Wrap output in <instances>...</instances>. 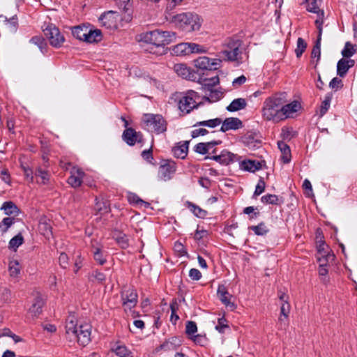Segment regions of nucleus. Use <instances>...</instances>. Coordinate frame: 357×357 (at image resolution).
Returning <instances> with one entry per match:
<instances>
[{
	"instance_id": "1",
	"label": "nucleus",
	"mask_w": 357,
	"mask_h": 357,
	"mask_svg": "<svg viewBox=\"0 0 357 357\" xmlns=\"http://www.w3.org/2000/svg\"><path fill=\"white\" fill-rule=\"evenodd\" d=\"M176 38V33L173 31H162L158 29L144 33L141 35V40L144 43L152 45L154 47L161 48L162 52H165L166 45L175 42Z\"/></svg>"
},
{
	"instance_id": "2",
	"label": "nucleus",
	"mask_w": 357,
	"mask_h": 357,
	"mask_svg": "<svg viewBox=\"0 0 357 357\" xmlns=\"http://www.w3.org/2000/svg\"><path fill=\"white\" fill-rule=\"evenodd\" d=\"M169 21L185 32L199 31L202 22L197 14L190 12L173 15Z\"/></svg>"
},
{
	"instance_id": "3",
	"label": "nucleus",
	"mask_w": 357,
	"mask_h": 357,
	"mask_svg": "<svg viewBox=\"0 0 357 357\" xmlns=\"http://www.w3.org/2000/svg\"><path fill=\"white\" fill-rule=\"evenodd\" d=\"M199 79H203L204 82L202 84V89L205 93V96L203 97L204 100L209 102H215L222 98V93L220 91L213 89V87L219 84L218 75L211 78L200 77ZM199 82H201V81L199 80Z\"/></svg>"
},
{
	"instance_id": "4",
	"label": "nucleus",
	"mask_w": 357,
	"mask_h": 357,
	"mask_svg": "<svg viewBox=\"0 0 357 357\" xmlns=\"http://www.w3.org/2000/svg\"><path fill=\"white\" fill-rule=\"evenodd\" d=\"M199 98L198 93L188 90L181 94L178 100V109L184 114H189L193 109L198 108L202 103L197 102V99Z\"/></svg>"
},
{
	"instance_id": "5",
	"label": "nucleus",
	"mask_w": 357,
	"mask_h": 357,
	"mask_svg": "<svg viewBox=\"0 0 357 357\" xmlns=\"http://www.w3.org/2000/svg\"><path fill=\"white\" fill-rule=\"evenodd\" d=\"M142 121L148 130L160 134L167 130V122L160 114H145Z\"/></svg>"
},
{
	"instance_id": "6",
	"label": "nucleus",
	"mask_w": 357,
	"mask_h": 357,
	"mask_svg": "<svg viewBox=\"0 0 357 357\" xmlns=\"http://www.w3.org/2000/svg\"><path fill=\"white\" fill-rule=\"evenodd\" d=\"M243 41L240 39L229 38L226 44L227 49L222 53L230 61L242 59Z\"/></svg>"
},
{
	"instance_id": "7",
	"label": "nucleus",
	"mask_w": 357,
	"mask_h": 357,
	"mask_svg": "<svg viewBox=\"0 0 357 357\" xmlns=\"http://www.w3.org/2000/svg\"><path fill=\"white\" fill-rule=\"evenodd\" d=\"M43 31L52 46L56 48L62 46L65 41V38L54 24H47L43 28Z\"/></svg>"
},
{
	"instance_id": "8",
	"label": "nucleus",
	"mask_w": 357,
	"mask_h": 357,
	"mask_svg": "<svg viewBox=\"0 0 357 357\" xmlns=\"http://www.w3.org/2000/svg\"><path fill=\"white\" fill-rule=\"evenodd\" d=\"M281 108L277 107V104L272 103L271 100H265L262 108L263 117L267 121L278 122L282 120Z\"/></svg>"
},
{
	"instance_id": "9",
	"label": "nucleus",
	"mask_w": 357,
	"mask_h": 357,
	"mask_svg": "<svg viewBox=\"0 0 357 357\" xmlns=\"http://www.w3.org/2000/svg\"><path fill=\"white\" fill-rule=\"evenodd\" d=\"M120 20V15L116 11L109 10L102 13L99 21L102 26L110 31H114L118 29V22Z\"/></svg>"
},
{
	"instance_id": "10",
	"label": "nucleus",
	"mask_w": 357,
	"mask_h": 357,
	"mask_svg": "<svg viewBox=\"0 0 357 357\" xmlns=\"http://www.w3.org/2000/svg\"><path fill=\"white\" fill-rule=\"evenodd\" d=\"M221 63L220 59H211L207 56H200L194 61L195 66L197 68V73L200 74L202 70H215Z\"/></svg>"
},
{
	"instance_id": "11",
	"label": "nucleus",
	"mask_w": 357,
	"mask_h": 357,
	"mask_svg": "<svg viewBox=\"0 0 357 357\" xmlns=\"http://www.w3.org/2000/svg\"><path fill=\"white\" fill-rule=\"evenodd\" d=\"M217 150L215 149L213 150L212 153L213 154L211 157H206V159L213 160L222 165H229L231 163L238 160V155L227 150H222L220 154L216 153Z\"/></svg>"
},
{
	"instance_id": "12",
	"label": "nucleus",
	"mask_w": 357,
	"mask_h": 357,
	"mask_svg": "<svg viewBox=\"0 0 357 357\" xmlns=\"http://www.w3.org/2000/svg\"><path fill=\"white\" fill-rule=\"evenodd\" d=\"M176 170V163L172 160H165L158 169V176L163 181L171 179Z\"/></svg>"
},
{
	"instance_id": "13",
	"label": "nucleus",
	"mask_w": 357,
	"mask_h": 357,
	"mask_svg": "<svg viewBox=\"0 0 357 357\" xmlns=\"http://www.w3.org/2000/svg\"><path fill=\"white\" fill-rule=\"evenodd\" d=\"M91 326L87 324H82L77 329V333L74 335L80 345L85 346L91 341Z\"/></svg>"
},
{
	"instance_id": "14",
	"label": "nucleus",
	"mask_w": 357,
	"mask_h": 357,
	"mask_svg": "<svg viewBox=\"0 0 357 357\" xmlns=\"http://www.w3.org/2000/svg\"><path fill=\"white\" fill-rule=\"evenodd\" d=\"M121 299L126 309L131 310L137 303V294L133 289H128L121 293Z\"/></svg>"
},
{
	"instance_id": "15",
	"label": "nucleus",
	"mask_w": 357,
	"mask_h": 357,
	"mask_svg": "<svg viewBox=\"0 0 357 357\" xmlns=\"http://www.w3.org/2000/svg\"><path fill=\"white\" fill-rule=\"evenodd\" d=\"M122 137L129 146H134L137 142H142L143 139L142 134L132 128H126L123 132Z\"/></svg>"
},
{
	"instance_id": "16",
	"label": "nucleus",
	"mask_w": 357,
	"mask_h": 357,
	"mask_svg": "<svg viewBox=\"0 0 357 357\" xmlns=\"http://www.w3.org/2000/svg\"><path fill=\"white\" fill-rule=\"evenodd\" d=\"M181 340L179 337L174 336L165 340L162 344L157 347L155 351L156 353H158L160 351H174L181 345Z\"/></svg>"
},
{
	"instance_id": "17",
	"label": "nucleus",
	"mask_w": 357,
	"mask_h": 357,
	"mask_svg": "<svg viewBox=\"0 0 357 357\" xmlns=\"http://www.w3.org/2000/svg\"><path fill=\"white\" fill-rule=\"evenodd\" d=\"M217 295L220 301L226 306L229 307L231 310L236 308L234 303L231 302L232 296L228 292L224 284H220L218 287Z\"/></svg>"
},
{
	"instance_id": "18",
	"label": "nucleus",
	"mask_w": 357,
	"mask_h": 357,
	"mask_svg": "<svg viewBox=\"0 0 357 357\" xmlns=\"http://www.w3.org/2000/svg\"><path fill=\"white\" fill-rule=\"evenodd\" d=\"M221 124L220 131L222 132H226L230 130H238L243 127L241 120L236 117L226 118L224 121L222 120Z\"/></svg>"
},
{
	"instance_id": "19",
	"label": "nucleus",
	"mask_w": 357,
	"mask_h": 357,
	"mask_svg": "<svg viewBox=\"0 0 357 357\" xmlns=\"http://www.w3.org/2000/svg\"><path fill=\"white\" fill-rule=\"evenodd\" d=\"M265 165L266 162L264 160L258 161L248 160L241 162V168L245 171L255 172L256 171L261 169Z\"/></svg>"
},
{
	"instance_id": "20",
	"label": "nucleus",
	"mask_w": 357,
	"mask_h": 357,
	"mask_svg": "<svg viewBox=\"0 0 357 357\" xmlns=\"http://www.w3.org/2000/svg\"><path fill=\"white\" fill-rule=\"evenodd\" d=\"M84 175V172L79 168H73L71 171V176L68 178V183L73 188H77L82 183V177Z\"/></svg>"
},
{
	"instance_id": "21",
	"label": "nucleus",
	"mask_w": 357,
	"mask_h": 357,
	"mask_svg": "<svg viewBox=\"0 0 357 357\" xmlns=\"http://www.w3.org/2000/svg\"><path fill=\"white\" fill-rule=\"evenodd\" d=\"M45 305V300L40 296H37L29 308V312L33 318L38 317L43 311Z\"/></svg>"
},
{
	"instance_id": "22",
	"label": "nucleus",
	"mask_w": 357,
	"mask_h": 357,
	"mask_svg": "<svg viewBox=\"0 0 357 357\" xmlns=\"http://www.w3.org/2000/svg\"><path fill=\"white\" fill-rule=\"evenodd\" d=\"M300 108L301 104L298 101L294 100L289 104L285 103L282 107V109H280L282 112V120L289 117L291 114L296 112Z\"/></svg>"
},
{
	"instance_id": "23",
	"label": "nucleus",
	"mask_w": 357,
	"mask_h": 357,
	"mask_svg": "<svg viewBox=\"0 0 357 357\" xmlns=\"http://www.w3.org/2000/svg\"><path fill=\"white\" fill-rule=\"evenodd\" d=\"M188 141L179 142L177 146L172 149L174 155L177 158L184 159L188 154Z\"/></svg>"
},
{
	"instance_id": "24",
	"label": "nucleus",
	"mask_w": 357,
	"mask_h": 357,
	"mask_svg": "<svg viewBox=\"0 0 357 357\" xmlns=\"http://www.w3.org/2000/svg\"><path fill=\"white\" fill-rule=\"evenodd\" d=\"M1 210H3L4 213L9 216H17L20 213L19 208L12 201L3 202L1 207Z\"/></svg>"
},
{
	"instance_id": "25",
	"label": "nucleus",
	"mask_w": 357,
	"mask_h": 357,
	"mask_svg": "<svg viewBox=\"0 0 357 357\" xmlns=\"http://www.w3.org/2000/svg\"><path fill=\"white\" fill-rule=\"evenodd\" d=\"M102 32L100 29H93L89 26L85 42L89 43H98L102 40Z\"/></svg>"
},
{
	"instance_id": "26",
	"label": "nucleus",
	"mask_w": 357,
	"mask_h": 357,
	"mask_svg": "<svg viewBox=\"0 0 357 357\" xmlns=\"http://www.w3.org/2000/svg\"><path fill=\"white\" fill-rule=\"evenodd\" d=\"M309 3L307 8V10L317 14L319 18H323L324 15V11L320 9V6L322 3V0H310L308 1Z\"/></svg>"
},
{
	"instance_id": "27",
	"label": "nucleus",
	"mask_w": 357,
	"mask_h": 357,
	"mask_svg": "<svg viewBox=\"0 0 357 357\" xmlns=\"http://www.w3.org/2000/svg\"><path fill=\"white\" fill-rule=\"evenodd\" d=\"M88 29L89 26H86L84 24L72 27V34L77 39L85 42Z\"/></svg>"
},
{
	"instance_id": "28",
	"label": "nucleus",
	"mask_w": 357,
	"mask_h": 357,
	"mask_svg": "<svg viewBox=\"0 0 357 357\" xmlns=\"http://www.w3.org/2000/svg\"><path fill=\"white\" fill-rule=\"evenodd\" d=\"M174 70L178 75L181 76L185 79H193L194 74H192L190 69L185 64L178 63L174 66Z\"/></svg>"
},
{
	"instance_id": "29",
	"label": "nucleus",
	"mask_w": 357,
	"mask_h": 357,
	"mask_svg": "<svg viewBox=\"0 0 357 357\" xmlns=\"http://www.w3.org/2000/svg\"><path fill=\"white\" fill-rule=\"evenodd\" d=\"M4 26L6 31L10 33H15L18 28V19L17 16L14 15L10 19L5 17Z\"/></svg>"
},
{
	"instance_id": "30",
	"label": "nucleus",
	"mask_w": 357,
	"mask_h": 357,
	"mask_svg": "<svg viewBox=\"0 0 357 357\" xmlns=\"http://www.w3.org/2000/svg\"><path fill=\"white\" fill-rule=\"evenodd\" d=\"M278 146L282 153V160L284 163H289L291 160V150L289 146L282 141L278 142Z\"/></svg>"
},
{
	"instance_id": "31",
	"label": "nucleus",
	"mask_w": 357,
	"mask_h": 357,
	"mask_svg": "<svg viewBox=\"0 0 357 357\" xmlns=\"http://www.w3.org/2000/svg\"><path fill=\"white\" fill-rule=\"evenodd\" d=\"M247 105V102L244 98L234 99L227 107V110L229 112H236L244 109Z\"/></svg>"
},
{
	"instance_id": "32",
	"label": "nucleus",
	"mask_w": 357,
	"mask_h": 357,
	"mask_svg": "<svg viewBox=\"0 0 357 357\" xmlns=\"http://www.w3.org/2000/svg\"><path fill=\"white\" fill-rule=\"evenodd\" d=\"M95 210L100 214H105L109 212V204L107 200L96 197Z\"/></svg>"
},
{
	"instance_id": "33",
	"label": "nucleus",
	"mask_w": 357,
	"mask_h": 357,
	"mask_svg": "<svg viewBox=\"0 0 357 357\" xmlns=\"http://www.w3.org/2000/svg\"><path fill=\"white\" fill-rule=\"evenodd\" d=\"M52 225L50 223V221L45 220H40L38 225V230L40 233L45 236L46 238H49L51 236H52Z\"/></svg>"
},
{
	"instance_id": "34",
	"label": "nucleus",
	"mask_w": 357,
	"mask_h": 357,
	"mask_svg": "<svg viewBox=\"0 0 357 357\" xmlns=\"http://www.w3.org/2000/svg\"><path fill=\"white\" fill-rule=\"evenodd\" d=\"M311 63L317 68L321 59V43L316 41L311 52Z\"/></svg>"
},
{
	"instance_id": "35",
	"label": "nucleus",
	"mask_w": 357,
	"mask_h": 357,
	"mask_svg": "<svg viewBox=\"0 0 357 357\" xmlns=\"http://www.w3.org/2000/svg\"><path fill=\"white\" fill-rule=\"evenodd\" d=\"M287 93H275L271 97L266 98V100H271L272 103L277 104V107L281 108L287 102Z\"/></svg>"
},
{
	"instance_id": "36",
	"label": "nucleus",
	"mask_w": 357,
	"mask_h": 357,
	"mask_svg": "<svg viewBox=\"0 0 357 357\" xmlns=\"http://www.w3.org/2000/svg\"><path fill=\"white\" fill-rule=\"evenodd\" d=\"M261 202L266 204L280 205L283 203L282 198L276 195L267 194L261 198Z\"/></svg>"
},
{
	"instance_id": "37",
	"label": "nucleus",
	"mask_w": 357,
	"mask_h": 357,
	"mask_svg": "<svg viewBox=\"0 0 357 357\" xmlns=\"http://www.w3.org/2000/svg\"><path fill=\"white\" fill-rule=\"evenodd\" d=\"M349 69V66L348 65L347 59L342 58L340 59L337 63V74L340 77H344L348 70Z\"/></svg>"
},
{
	"instance_id": "38",
	"label": "nucleus",
	"mask_w": 357,
	"mask_h": 357,
	"mask_svg": "<svg viewBox=\"0 0 357 357\" xmlns=\"http://www.w3.org/2000/svg\"><path fill=\"white\" fill-rule=\"evenodd\" d=\"M222 123V119L220 118H215L213 119H209L206 121H198L197 122L193 127H198V126H206L210 128H215L218 126H220Z\"/></svg>"
},
{
	"instance_id": "39",
	"label": "nucleus",
	"mask_w": 357,
	"mask_h": 357,
	"mask_svg": "<svg viewBox=\"0 0 357 357\" xmlns=\"http://www.w3.org/2000/svg\"><path fill=\"white\" fill-rule=\"evenodd\" d=\"M186 204L188 208L194 213L195 216L199 218H204L207 215V211L201 208L199 206L190 202H187Z\"/></svg>"
},
{
	"instance_id": "40",
	"label": "nucleus",
	"mask_w": 357,
	"mask_h": 357,
	"mask_svg": "<svg viewBox=\"0 0 357 357\" xmlns=\"http://www.w3.org/2000/svg\"><path fill=\"white\" fill-rule=\"evenodd\" d=\"M35 176L37 177H40L41 181H38V183L46 185L49 183L50 181V173L48 171L43 169L42 167H38L36 172H35Z\"/></svg>"
},
{
	"instance_id": "41",
	"label": "nucleus",
	"mask_w": 357,
	"mask_h": 357,
	"mask_svg": "<svg viewBox=\"0 0 357 357\" xmlns=\"http://www.w3.org/2000/svg\"><path fill=\"white\" fill-rule=\"evenodd\" d=\"M249 229L252 231L257 236L266 235L269 231L268 227L264 222H260L257 225L249 227Z\"/></svg>"
},
{
	"instance_id": "42",
	"label": "nucleus",
	"mask_w": 357,
	"mask_h": 357,
	"mask_svg": "<svg viewBox=\"0 0 357 357\" xmlns=\"http://www.w3.org/2000/svg\"><path fill=\"white\" fill-rule=\"evenodd\" d=\"M24 243V237L21 233H19L13 237L8 244V248L10 250L16 251L17 249Z\"/></svg>"
},
{
	"instance_id": "43",
	"label": "nucleus",
	"mask_w": 357,
	"mask_h": 357,
	"mask_svg": "<svg viewBox=\"0 0 357 357\" xmlns=\"http://www.w3.org/2000/svg\"><path fill=\"white\" fill-rule=\"evenodd\" d=\"M114 238L116 243L123 249L127 248L129 246V239L128 236L121 231H116L115 233Z\"/></svg>"
},
{
	"instance_id": "44",
	"label": "nucleus",
	"mask_w": 357,
	"mask_h": 357,
	"mask_svg": "<svg viewBox=\"0 0 357 357\" xmlns=\"http://www.w3.org/2000/svg\"><path fill=\"white\" fill-rule=\"evenodd\" d=\"M357 52L356 46L350 42H346L344 49L342 50V55L344 58H350Z\"/></svg>"
},
{
	"instance_id": "45",
	"label": "nucleus",
	"mask_w": 357,
	"mask_h": 357,
	"mask_svg": "<svg viewBox=\"0 0 357 357\" xmlns=\"http://www.w3.org/2000/svg\"><path fill=\"white\" fill-rule=\"evenodd\" d=\"M15 223L14 217L4 218L0 222V231L2 234L6 233L8 229Z\"/></svg>"
},
{
	"instance_id": "46",
	"label": "nucleus",
	"mask_w": 357,
	"mask_h": 357,
	"mask_svg": "<svg viewBox=\"0 0 357 357\" xmlns=\"http://www.w3.org/2000/svg\"><path fill=\"white\" fill-rule=\"evenodd\" d=\"M112 351L119 357H133L132 352L125 345H118Z\"/></svg>"
},
{
	"instance_id": "47",
	"label": "nucleus",
	"mask_w": 357,
	"mask_h": 357,
	"mask_svg": "<svg viewBox=\"0 0 357 357\" xmlns=\"http://www.w3.org/2000/svg\"><path fill=\"white\" fill-rule=\"evenodd\" d=\"M173 51L176 55L189 54V43H181L175 45Z\"/></svg>"
},
{
	"instance_id": "48",
	"label": "nucleus",
	"mask_w": 357,
	"mask_h": 357,
	"mask_svg": "<svg viewBox=\"0 0 357 357\" xmlns=\"http://www.w3.org/2000/svg\"><path fill=\"white\" fill-rule=\"evenodd\" d=\"M243 142L245 144H246L248 147H255L258 146L260 144V142L256 140L255 139V136L252 134L246 135L243 137Z\"/></svg>"
},
{
	"instance_id": "49",
	"label": "nucleus",
	"mask_w": 357,
	"mask_h": 357,
	"mask_svg": "<svg viewBox=\"0 0 357 357\" xmlns=\"http://www.w3.org/2000/svg\"><path fill=\"white\" fill-rule=\"evenodd\" d=\"M332 99V94L327 93L325 96L324 100L321 102L320 108V116H324L330 107L331 101Z\"/></svg>"
},
{
	"instance_id": "50",
	"label": "nucleus",
	"mask_w": 357,
	"mask_h": 357,
	"mask_svg": "<svg viewBox=\"0 0 357 357\" xmlns=\"http://www.w3.org/2000/svg\"><path fill=\"white\" fill-rule=\"evenodd\" d=\"M306 48V42L302 38H298L297 40L296 48L295 50L296 56L298 58L301 57L303 53L305 51Z\"/></svg>"
},
{
	"instance_id": "51",
	"label": "nucleus",
	"mask_w": 357,
	"mask_h": 357,
	"mask_svg": "<svg viewBox=\"0 0 357 357\" xmlns=\"http://www.w3.org/2000/svg\"><path fill=\"white\" fill-rule=\"evenodd\" d=\"M93 258L100 265H103L106 262L104 252L98 248H95L93 250Z\"/></svg>"
},
{
	"instance_id": "52",
	"label": "nucleus",
	"mask_w": 357,
	"mask_h": 357,
	"mask_svg": "<svg viewBox=\"0 0 357 357\" xmlns=\"http://www.w3.org/2000/svg\"><path fill=\"white\" fill-rule=\"evenodd\" d=\"M77 329L78 328L77 327V324L73 318L71 319H68L66 320V331L67 334H71L74 336L75 334L77 333Z\"/></svg>"
},
{
	"instance_id": "53",
	"label": "nucleus",
	"mask_w": 357,
	"mask_h": 357,
	"mask_svg": "<svg viewBox=\"0 0 357 357\" xmlns=\"http://www.w3.org/2000/svg\"><path fill=\"white\" fill-rule=\"evenodd\" d=\"M291 306L289 303V302L283 303L280 307V314L281 316L279 318L280 321H283L284 319H287L288 317V315L290 312Z\"/></svg>"
},
{
	"instance_id": "54",
	"label": "nucleus",
	"mask_w": 357,
	"mask_h": 357,
	"mask_svg": "<svg viewBox=\"0 0 357 357\" xmlns=\"http://www.w3.org/2000/svg\"><path fill=\"white\" fill-rule=\"evenodd\" d=\"M197 331V326L195 321H188L185 326V333L188 335L192 337Z\"/></svg>"
},
{
	"instance_id": "55",
	"label": "nucleus",
	"mask_w": 357,
	"mask_h": 357,
	"mask_svg": "<svg viewBox=\"0 0 357 357\" xmlns=\"http://www.w3.org/2000/svg\"><path fill=\"white\" fill-rule=\"evenodd\" d=\"M30 42L37 45L42 52H43V49L46 47L45 40L42 36H33L30 40Z\"/></svg>"
},
{
	"instance_id": "56",
	"label": "nucleus",
	"mask_w": 357,
	"mask_h": 357,
	"mask_svg": "<svg viewBox=\"0 0 357 357\" xmlns=\"http://www.w3.org/2000/svg\"><path fill=\"white\" fill-rule=\"evenodd\" d=\"M206 48L194 43H189V54L192 53H204Z\"/></svg>"
},
{
	"instance_id": "57",
	"label": "nucleus",
	"mask_w": 357,
	"mask_h": 357,
	"mask_svg": "<svg viewBox=\"0 0 357 357\" xmlns=\"http://www.w3.org/2000/svg\"><path fill=\"white\" fill-rule=\"evenodd\" d=\"M190 339H192L196 344L202 347H205L208 344V339L206 335L197 334L190 337Z\"/></svg>"
},
{
	"instance_id": "58",
	"label": "nucleus",
	"mask_w": 357,
	"mask_h": 357,
	"mask_svg": "<svg viewBox=\"0 0 357 357\" xmlns=\"http://www.w3.org/2000/svg\"><path fill=\"white\" fill-rule=\"evenodd\" d=\"M229 328V326L227 324V321L225 319V317H221L218 319V324L215 326V329L220 333H224L225 330Z\"/></svg>"
},
{
	"instance_id": "59",
	"label": "nucleus",
	"mask_w": 357,
	"mask_h": 357,
	"mask_svg": "<svg viewBox=\"0 0 357 357\" xmlns=\"http://www.w3.org/2000/svg\"><path fill=\"white\" fill-rule=\"evenodd\" d=\"M265 188H266V183L264 181V178L261 177L258 181V183L256 185L255 190L253 194V197H257V196L260 195L261 193H263L265 190Z\"/></svg>"
},
{
	"instance_id": "60",
	"label": "nucleus",
	"mask_w": 357,
	"mask_h": 357,
	"mask_svg": "<svg viewBox=\"0 0 357 357\" xmlns=\"http://www.w3.org/2000/svg\"><path fill=\"white\" fill-rule=\"evenodd\" d=\"M116 6L125 13L129 10L130 0H115Z\"/></svg>"
},
{
	"instance_id": "61",
	"label": "nucleus",
	"mask_w": 357,
	"mask_h": 357,
	"mask_svg": "<svg viewBox=\"0 0 357 357\" xmlns=\"http://www.w3.org/2000/svg\"><path fill=\"white\" fill-rule=\"evenodd\" d=\"M174 250L179 256H184L185 255H187V252L184 245L179 241L175 242L174 245Z\"/></svg>"
},
{
	"instance_id": "62",
	"label": "nucleus",
	"mask_w": 357,
	"mask_h": 357,
	"mask_svg": "<svg viewBox=\"0 0 357 357\" xmlns=\"http://www.w3.org/2000/svg\"><path fill=\"white\" fill-rule=\"evenodd\" d=\"M10 298L11 293L9 289H8L7 288H3V289H1V292L0 294V299L1 301H3V303L8 302L10 301Z\"/></svg>"
},
{
	"instance_id": "63",
	"label": "nucleus",
	"mask_w": 357,
	"mask_h": 357,
	"mask_svg": "<svg viewBox=\"0 0 357 357\" xmlns=\"http://www.w3.org/2000/svg\"><path fill=\"white\" fill-rule=\"evenodd\" d=\"M90 278H95L97 281H98L99 282H102L105 280L106 279V277H105V275L102 273V272H100L98 270H96V271H93L91 274L90 275Z\"/></svg>"
},
{
	"instance_id": "64",
	"label": "nucleus",
	"mask_w": 357,
	"mask_h": 357,
	"mask_svg": "<svg viewBox=\"0 0 357 357\" xmlns=\"http://www.w3.org/2000/svg\"><path fill=\"white\" fill-rule=\"evenodd\" d=\"M329 86L332 89L337 90V89L342 88L343 86L342 81V79H340L337 77H334L330 82Z\"/></svg>"
}]
</instances>
